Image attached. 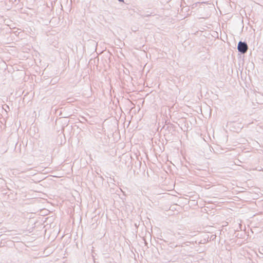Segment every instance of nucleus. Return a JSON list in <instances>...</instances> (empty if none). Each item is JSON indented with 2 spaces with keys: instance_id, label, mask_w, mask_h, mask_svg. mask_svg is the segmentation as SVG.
<instances>
[{
  "instance_id": "nucleus-1",
  "label": "nucleus",
  "mask_w": 263,
  "mask_h": 263,
  "mask_svg": "<svg viewBox=\"0 0 263 263\" xmlns=\"http://www.w3.org/2000/svg\"><path fill=\"white\" fill-rule=\"evenodd\" d=\"M238 52L241 54L246 53L248 50V46L246 42L239 41L237 45Z\"/></svg>"
},
{
  "instance_id": "nucleus-2",
  "label": "nucleus",
  "mask_w": 263,
  "mask_h": 263,
  "mask_svg": "<svg viewBox=\"0 0 263 263\" xmlns=\"http://www.w3.org/2000/svg\"><path fill=\"white\" fill-rule=\"evenodd\" d=\"M171 235V233L169 232H166L163 233L164 237L166 239V240L163 239L162 238H160L161 240H163L165 242H168L170 240H172V238H170V235Z\"/></svg>"
},
{
  "instance_id": "nucleus-3",
  "label": "nucleus",
  "mask_w": 263,
  "mask_h": 263,
  "mask_svg": "<svg viewBox=\"0 0 263 263\" xmlns=\"http://www.w3.org/2000/svg\"><path fill=\"white\" fill-rule=\"evenodd\" d=\"M203 4H205V3L204 2H202V3H200V2H197L195 4H194L193 5H192V8H195L196 7H197L198 5H202Z\"/></svg>"
},
{
  "instance_id": "nucleus-4",
  "label": "nucleus",
  "mask_w": 263,
  "mask_h": 263,
  "mask_svg": "<svg viewBox=\"0 0 263 263\" xmlns=\"http://www.w3.org/2000/svg\"><path fill=\"white\" fill-rule=\"evenodd\" d=\"M176 234H177L178 235H181V234H181L180 232H177L176 233H175V234H174V236H175V235H176ZM183 234L184 235V234ZM184 235H186V234H184Z\"/></svg>"
},
{
  "instance_id": "nucleus-5",
  "label": "nucleus",
  "mask_w": 263,
  "mask_h": 263,
  "mask_svg": "<svg viewBox=\"0 0 263 263\" xmlns=\"http://www.w3.org/2000/svg\"><path fill=\"white\" fill-rule=\"evenodd\" d=\"M119 2H123L124 1V0H118Z\"/></svg>"
}]
</instances>
